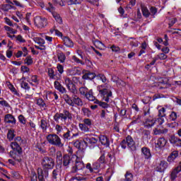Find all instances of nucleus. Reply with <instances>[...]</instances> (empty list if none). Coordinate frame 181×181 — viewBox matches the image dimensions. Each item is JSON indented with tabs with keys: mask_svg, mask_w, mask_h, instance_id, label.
<instances>
[{
	"mask_svg": "<svg viewBox=\"0 0 181 181\" xmlns=\"http://www.w3.org/2000/svg\"><path fill=\"white\" fill-rule=\"evenodd\" d=\"M81 110H82V112H83V115L86 117H90V115H91V111L90 110V109L87 107H83L82 108Z\"/></svg>",
	"mask_w": 181,
	"mask_h": 181,
	"instance_id": "obj_47",
	"label": "nucleus"
},
{
	"mask_svg": "<svg viewBox=\"0 0 181 181\" xmlns=\"http://www.w3.org/2000/svg\"><path fill=\"white\" fill-rule=\"evenodd\" d=\"M180 171L179 170L174 168L170 174V179L171 180H175L177 177V175L180 173Z\"/></svg>",
	"mask_w": 181,
	"mask_h": 181,
	"instance_id": "obj_34",
	"label": "nucleus"
},
{
	"mask_svg": "<svg viewBox=\"0 0 181 181\" xmlns=\"http://www.w3.org/2000/svg\"><path fill=\"white\" fill-rule=\"evenodd\" d=\"M64 83L69 91H76L77 90L76 88V85L73 83V81L70 78H65Z\"/></svg>",
	"mask_w": 181,
	"mask_h": 181,
	"instance_id": "obj_11",
	"label": "nucleus"
},
{
	"mask_svg": "<svg viewBox=\"0 0 181 181\" xmlns=\"http://www.w3.org/2000/svg\"><path fill=\"white\" fill-rule=\"evenodd\" d=\"M47 139L51 145L58 146V148H63L64 144L62 143V139L57 134H50L47 136Z\"/></svg>",
	"mask_w": 181,
	"mask_h": 181,
	"instance_id": "obj_5",
	"label": "nucleus"
},
{
	"mask_svg": "<svg viewBox=\"0 0 181 181\" xmlns=\"http://www.w3.org/2000/svg\"><path fill=\"white\" fill-rule=\"evenodd\" d=\"M116 85L117 86V87H125V86H127V83H125V81L121 79H118L117 82H116Z\"/></svg>",
	"mask_w": 181,
	"mask_h": 181,
	"instance_id": "obj_56",
	"label": "nucleus"
},
{
	"mask_svg": "<svg viewBox=\"0 0 181 181\" xmlns=\"http://www.w3.org/2000/svg\"><path fill=\"white\" fill-rule=\"evenodd\" d=\"M33 40L35 43H37V45H39L40 46L45 45V40H43L42 37H36L33 38Z\"/></svg>",
	"mask_w": 181,
	"mask_h": 181,
	"instance_id": "obj_37",
	"label": "nucleus"
},
{
	"mask_svg": "<svg viewBox=\"0 0 181 181\" xmlns=\"http://www.w3.org/2000/svg\"><path fill=\"white\" fill-rule=\"evenodd\" d=\"M168 141L170 144H172L173 148H181V139L175 136V135H171Z\"/></svg>",
	"mask_w": 181,
	"mask_h": 181,
	"instance_id": "obj_8",
	"label": "nucleus"
},
{
	"mask_svg": "<svg viewBox=\"0 0 181 181\" xmlns=\"http://www.w3.org/2000/svg\"><path fill=\"white\" fill-rule=\"evenodd\" d=\"M37 178L39 181H45V175L43 174V170L42 168L37 169Z\"/></svg>",
	"mask_w": 181,
	"mask_h": 181,
	"instance_id": "obj_32",
	"label": "nucleus"
},
{
	"mask_svg": "<svg viewBox=\"0 0 181 181\" xmlns=\"http://www.w3.org/2000/svg\"><path fill=\"white\" fill-rule=\"evenodd\" d=\"M4 122L6 124H11V125H16V119L11 114H7L4 117Z\"/></svg>",
	"mask_w": 181,
	"mask_h": 181,
	"instance_id": "obj_14",
	"label": "nucleus"
},
{
	"mask_svg": "<svg viewBox=\"0 0 181 181\" xmlns=\"http://www.w3.org/2000/svg\"><path fill=\"white\" fill-rule=\"evenodd\" d=\"M97 142H98V140L94 137H86L83 139V144H85L86 146H88V145H95Z\"/></svg>",
	"mask_w": 181,
	"mask_h": 181,
	"instance_id": "obj_18",
	"label": "nucleus"
},
{
	"mask_svg": "<svg viewBox=\"0 0 181 181\" xmlns=\"http://www.w3.org/2000/svg\"><path fill=\"white\" fill-rule=\"evenodd\" d=\"M166 144H168V140L165 139V137H160L156 143V148L162 149V148H165V146H166Z\"/></svg>",
	"mask_w": 181,
	"mask_h": 181,
	"instance_id": "obj_13",
	"label": "nucleus"
},
{
	"mask_svg": "<svg viewBox=\"0 0 181 181\" xmlns=\"http://www.w3.org/2000/svg\"><path fill=\"white\" fill-rule=\"evenodd\" d=\"M40 127L42 128L43 132L47 129V122L45 119H41Z\"/></svg>",
	"mask_w": 181,
	"mask_h": 181,
	"instance_id": "obj_42",
	"label": "nucleus"
},
{
	"mask_svg": "<svg viewBox=\"0 0 181 181\" xmlns=\"http://www.w3.org/2000/svg\"><path fill=\"white\" fill-rule=\"evenodd\" d=\"M176 22H177V19L176 18H172L171 20H170L169 23H168V28H171L172 26H173V25H175V23H176Z\"/></svg>",
	"mask_w": 181,
	"mask_h": 181,
	"instance_id": "obj_61",
	"label": "nucleus"
},
{
	"mask_svg": "<svg viewBox=\"0 0 181 181\" xmlns=\"http://www.w3.org/2000/svg\"><path fill=\"white\" fill-rule=\"evenodd\" d=\"M169 97L168 95H163L162 93H156L153 96V101H155V100H158V98H168Z\"/></svg>",
	"mask_w": 181,
	"mask_h": 181,
	"instance_id": "obj_35",
	"label": "nucleus"
},
{
	"mask_svg": "<svg viewBox=\"0 0 181 181\" xmlns=\"http://www.w3.org/2000/svg\"><path fill=\"white\" fill-rule=\"evenodd\" d=\"M168 164L167 161L160 160V163L157 164L156 170H157V172H160V173H162V172H165V170L168 169Z\"/></svg>",
	"mask_w": 181,
	"mask_h": 181,
	"instance_id": "obj_10",
	"label": "nucleus"
},
{
	"mask_svg": "<svg viewBox=\"0 0 181 181\" xmlns=\"http://www.w3.org/2000/svg\"><path fill=\"white\" fill-rule=\"evenodd\" d=\"M54 5H59L60 6H64V0H52Z\"/></svg>",
	"mask_w": 181,
	"mask_h": 181,
	"instance_id": "obj_55",
	"label": "nucleus"
},
{
	"mask_svg": "<svg viewBox=\"0 0 181 181\" xmlns=\"http://www.w3.org/2000/svg\"><path fill=\"white\" fill-rule=\"evenodd\" d=\"M125 181H131L132 180V173L129 172H127L125 174Z\"/></svg>",
	"mask_w": 181,
	"mask_h": 181,
	"instance_id": "obj_62",
	"label": "nucleus"
},
{
	"mask_svg": "<svg viewBox=\"0 0 181 181\" xmlns=\"http://www.w3.org/2000/svg\"><path fill=\"white\" fill-rule=\"evenodd\" d=\"M61 138L64 139V142H68V141H70V139H73V136H71V131L67 129L66 132L61 136Z\"/></svg>",
	"mask_w": 181,
	"mask_h": 181,
	"instance_id": "obj_23",
	"label": "nucleus"
},
{
	"mask_svg": "<svg viewBox=\"0 0 181 181\" xmlns=\"http://www.w3.org/2000/svg\"><path fill=\"white\" fill-rule=\"evenodd\" d=\"M85 59V63L86 64V66H88V67H93V62H91V60H90V59L88 58H84Z\"/></svg>",
	"mask_w": 181,
	"mask_h": 181,
	"instance_id": "obj_63",
	"label": "nucleus"
},
{
	"mask_svg": "<svg viewBox=\"0 0 181 181\" xmlns=\"http://www.w3.org/2000/svg\"><path fill=\"white\" fill-rule=\"evenodd\" d=\"M37 105H39V107H41V108H44L46 105V103H45L43 99L40 98L37 100Z\"/></svg>",
	"mask_w": 181,
	"mask_h": 181,
	"instance_id": "obj_52",
	"label": "nucleus"
},
{
	"mask_svg": "<svg viewBox=\"0 0 181 181\" xmlns=\"http://www.w3.org/2000/svg\"><path fill=\"white\" fill-rule=\"evenodd\" d=\"M141 11H142L143 16H144V18H149V16H151V12L148 9V8L144 7L141 8Z\"/></svg>",
	"mask_w": 181,
	"mask_h": 181,
	"instance_id": "obj_39",
	"label": "nucleus"
},
{
	"mask_svg": "<svg viewBox=\"0 0 181 181\" xmlns=\"http://www.w3.org/2000/svg\"><path fill=\"white\" fill-rule=\"evenodd\" d=\"M79 127L81 128V131H84V132H88L90 131L89 126L85 124L84 123L79 124Z\"/></svg>",
	"mask_w": 181,
	"mask_h": 181,
	"instance_id": "obj_43",
	"label": "nucleus"
},
{
	"mask_svg": "<svg viewBox=\"0 0 181 181\" xmlns=\"http://www.w3.org/2000/svg\"><path fill=\"white\" fill-rule=\"evenodd\" d=\"M76 154V158L78 160H81V159L84 158V150H78Z\"/></svg>",
	"mask_w": 181,
	"mask_h": 181,
	"instance_id": "obj_40",
	"label": "nucleus"
},
{
	"mask_svg": "<svg viewBox=\"0 0 181 181\" xmlns=\"http://www.w3.org/2000/svg\"><path fill=\"white\" fill-rule=\"evenodd\" d=\"M141 156L144 159H151L152 154H151V150L147 147L141 148Z\"/></svg>",
	"mask_w": 181,
	"mask_h": 181,
	"instance_id": "obj_15",
	"label": "nucleus"
},
{
	"mask_svg": "<svg viewBox=\"0 0 181 181\" xmlns=\"http://www.w3.org/2000/svg\"><path fill=\"white\" fill-rule=\"evenodd\" d=\"M99 141L102 145H104L105 146H110V140L108 139V137H107L106 136H100Z\"/></svg>",
	"mask_w": 181,
	"mask_h": 181,
	"instance_id": "obj_22",
	"label": "nucleus"
},
{
	"mask_svg": "<svg viewBox=\"0 0 181 181\" xmlns=\"http://www.w3.org/2000/svg\"><path fill=\"white\" fill-rule=\"evenodd\" d=\"M71 76H81V68L80 67H74L70 71Z\"/></svg>",
	"mask_w": 181,
	"mask_h": 181,
	"instance_id": "obj_27",
	"label": "nucleus"
},
{
	"mask_svg": "<svg viewBox=\"0 0 181 181\" xmlns=\"http://www.w3.org/2000/svg\"><path fill=\"white\" fill-rule=\"evenodd\" d=\"M94 104H98V105L102 107V108H108V107H110V105H108V103L105 102H101L97 99L95 100V101H94Z\"/></svg>",
	"mask_w": 181,
	"mask_h": 181,
	"instance_id": "obj_33",
	"label": "nucleus"
},
{
	"mask_svg": "<svg viewBox=\"0 0 181 181\" xmlns=\"http://www.w3.org/2000/svg\"><path fill=\"white\" fill-rule=\"evenodd\" d=\"M179 157V151H173L170 153V155L167 158L168 162L172 163V162H175V159Z\"/></svg>",
	"mask_w": 181,
	"mask_h": 181,
	"instance_id": "obj_17",
	"label": "nucleus"
},
{
	"mask_svg": "<svg viewBox=\"0 0 181 181\" xmlns=\"http://www.w3.org/2000/svg\"><path fill=\"white\" fill-rule=\"evenodd\" d=\"M72 60L74 63H76L77 64H81L84 66L85 63L81 61V59H78L76 55L72 56Z\"/></svg>",
	"mask_w": 181,
	"mask_h": 181,
	"instance_id": "obj_41",
	"label": "nucleus"
},
{
	"mask_svg": "<svg viewBox=\"0 0 181 181\" xmlns=\"http://www.w3.org/2000/svg\"><path fill=\"white\" fill-rule=\"evenodd\" d=\"M67 119H69L70 121L73 119V115L67 110H64L61 113L57 112L54 115V120L55 122H57V124H60V122H66Z\"/></svg>",
	"mask_w": 181,
	"mask_h": 181,
	"instance_id": "obj_2",
	"label": "nucleus"
},
{
	"mask_svg": "<svg viewBox=\"0 0 181 181\" xmlns=\"http://www.w3.org/2000/svg\"><path fill=\"white\" fill-rule=\"evenodd\" d=\"M54 88L58 91H66V88L62 86V83L59 81H55L54 83Z\"/></svg>",
	"mask_w": 181,
	"mask_h": 181,
	"instance_id": "obj_28",
	"label": "nucleus"
},
{
	"mask_svg": "<svg viewBox=\"0 0 181 181\" xmlns=\"http://www.w3.org/2000/svg\"><path fill=\"white\" fill-rule=\"evenodd\" d=\"M47 18L42 16H36L34 19V25L38 29H43L44 28H46L48 25Z\"/></svg>",
	"mask_w": 181,
	"mask_h": 181,
	"instance_id": "obj_7",
	"label": "nucleus"
},
{
	"mask_svg": "<svg viewBox=\"0 0 181 181\" xmlns=\"http://www.w3.org/2000/svg\"><path fill=\"white\" fill-rule=\"evenodd\" d=\"M0 105L2 107H9V103L6 100H4L2 98H0Z\"/></svg>",
	"mask_w": 181,
	"mask_h": 181,
	"instance_id": "obj_58",
	"label": "nucleus"
},
{
	"mask_svg": "<svg viewBox=\"0 0 181 181\" xmlns=\"http://www.w3.org/2000/svg\"><path fill=\"white\" fill-rule=\"evenodd\" d=\"M11 147L13 151H10V156L17 162H22V147L16 142H11Z\"/></svg>",
	"mask_w": 181,
	"mask_h": 181,
	"instance_id": "obj_1",
	"label": "nucleus"
},
{
	"mask_svg": "<svg viewBox=\"0 0 181 181\" xmlns=\"http://www.w3.org/2000/svg\"><path fill=\"white\" fill-rule=\"evenodd\" d=\"M97 77V74L94 72H91L90 71H87L83 76V80H87L88 81H93V79Z\"/></svg>",
	"mask_w": 181,
	"mask_h": 181,
	"instance_id": "obj_12",
	"label": "nucleus"
},
{
	"mask_svg": "<svg viewBox=\"0 0 181 181\" xmlns=\"http://www.w3.org/2000/svg\"><path fill=\"white\" fill-rule=\"evenodd\" d=\"M50 80H56L55 81H59V80H62V76L59 73H56L49 78Z\"/></svg>",
	"mask_w": 181,
	"mask_h": 181,
	"instance_id": "obj_46",
	"label": "nucleus"
},
{
	"mask_svg": "<svg viewBox=\"0 0 181 181\" xmlns=\"http://www.w3.org/2000/svg\"><path fill=\"white\" fill-rule=\"evenodd\" d=\"M15 136V130L13 129H10L7 133V139H8V141H13Z\"/></svg>",
	"mask_w": 181,
	"mask_h": 181,
	"instance_id": "obj_29",
	"label": "nucleus"
},
{
	"mask_svg": "<svg viewBox=\"0 0 181 181\" xmlns=\"http://www.w3.org/2000/svg\"><path fill=\"white\" fill-rule=\"evenodd\" d=\"M121 147L122 149H127V146H128L129 149L134 153L136 152V144H135V141L132 139V136H127L126 139H124L120 143Z\"/></svg>",
	"mask_w": 181,
	"mask_h": 181,
	"instance_id": "obj_4",
	"label": "nucleus"
},
{
	"mask_svg": "<svg viewBox=\"0 0 181 181\" xmlns=\"http://www.w3.org/2000/svg\"><path fill=\"white\" fill-rule=\"evenodd\" d=\"M110 85L105 83L98 86V91H108L110 90Z\"/></svg>",
	"mask_w": 181,
	"mask_h": 181,
	"instance_id": "obj_30",
	"label": "nucleus"
},
{
	"mask_svg": "<svg viewBox=\"0 0 181 181\" xmlns=\"http://www.w3.org/2000/svg\"><path fill=\"white\" fill-rule=\"evenodd\" d=\"M155 87H157L158 90H163L165 88H169V87L171 86L170 84L168 83H165V81L162 80V81L160 82H156L155 83Z\"/></svg>",
	"mask_w": 181,
	"mask_h": 181,
	"instance_id": "obj_16",
	"label": "nucleus"
},
{
	"mask_svg": "<svg viewBox=\"0 0 181 181\" xmlns=\"http://www.w3.org/2000/svg\"><path fill=\"white\" fill-rule=\"evenodd\" d=\"M156 13H158V8H156V7L151 6L150 8V15H151L153 18H155V15H156Z\"/></svg>",
	"mask_w": 181,
	"mask_h": 181,
	"instance_id": "obj_48",
	"label": "nucleus"
},
{
	"mask_svg": "<svg viewBox=\"0 0 181 181\" xmlns=\"http://www.w3.org/2000/svg\"><path fill=\"white\" fill-rule=\"evenodd\" d=\"M73 103H74V105H77L78 107H83V100L78 96L75 95L73 97Z\"/></svg>",
	"mask_w": 181,
	"mask_h": 181,
	"instance_id": "obj_26",
	"label": "nucleus"
},
{
	"mask_svg": "<svg viewBox=\"0 0 181 181\" xmlns=\"http://www.w3.org/2000/svg\"><path fill=\"white\" fill-rule=\"evenodd\" d=\"M64 100L66 104L69 105L70 107H74V103H73V98H70L68 95L64 96Z\"/></svg>",
	"mask_w": 181,
	"mask_h": 181,
	"instance_id": "obj_36",
	"label": "nucleus"
},
{
	"mask_svg": "<svg viewBox=\"0 0 181 181\" xmlns=\"http://www.w3.org/2000/svg\"><path fill=\"white\" fill-rule=\"evenodd\" d=\"M42 169L47 176L49 175V170H52L54 168V160L52 157L45 156L41 160Z\"/></svg>",
	"mask_w": 181,
	"mask_h": 181,
	"instance_id": "obj_3",
	"label": "nucleus"
},
{
	"mask_svg": "<svg viewBox=\"0 0 181 181\" xmlns=\"http://www.w3.org/2000/svg\"><path fill=\"white\" fill-rule=\"evenodd\" d=\"M57 56L59 62L63 64V63H64V62H66V54H64V53H63V52H62L60 50H57Z\"/></svg>",
	"mask_w": 181,
	"mask_h": 181,
	"instance_id": "obj_25",
	"label": "nucleus"
},
{
	"mask_svg": "<svg viewBox=\"0 0 181 181\" xmlns=\"http://www.w3.org/2000/svg\"><path fill=\"white\" fill-rule=\"evenodd\" d=\"M165 112H166V109H165V107H162L161 109H160L158 110L159 118H163V117H166V114H165Z\"/></svg>",
	"mask_w": 181,
	"mask_h": 181,
	"instance_id": "obj_45",
	"label": "nucleus"
},
{
	"mask_svg": "<svg viewBox=\"0 0 181 181\" xmlns=\"http://www.w3.org/2000/svg\"><path fill=\"white\" fill-rule=\"evenodd\" d=\"M74 163L75 166L72 167L71 173H77L78 170H83L85 168L84 163L81 160H78L77 158Z\"/></svg>",
	"mask_w": 181,
	"mask_h": 181,
	"instance_id": "obj_9",
	"label": "nucleus"
},
{
	"mask_svg": "<svg viewBox=\"0 0 181 181\" xmlns=\"http://www.w3.org/2000/svg\"><path fill=\"white\" fill-rule=\"evenodd\" d=\"M100 95L103 100L106 101V103H108V101H110V97H112V92L100 91Z\"/></svg>",
	"mask_w": 181,
	"mask_h": 181,
	"instance_id": "obj_20",
	"label": "nucleus"
},
{
	"mask_svg": "<svg viewBox=\"0 0 181 181\" xmlns=\"http://www.w3.org/2000/svg\"><path fill=\"white\" fill-rule=\"evenodd\" d=\"M100 165H104L105 163V154L103 153L100 157L97 160Z\"/></svg>",
	"mask_w": 181,
	"mask_h": 181,
	"instance_id": "obj_50",
	"label": "nucleus"
},
{
	"mask_svg": "<svg viewBox=\"0 0 181 181\" xmlns=\"http://www.w3.org/2000/svg\"><path fill=\"white\" fill-rule=\"evenodd\" d=\"M170 119H171V121H175L177 119V113L174 111L171 112L170 115Z\"/></svg>",
	"mask_w": 181,
	"mask_h": 181,
	"instance_id": "obj_54",
	"label": "nucleus"
},
{
	"mask_svg": "<svg viewBox=\"0 0 181 181\" xmlns=\"http://www.w3.org/2000/svg\"><path fill=\"white\" fill-rule=\"evenodd\" d=\"M76 160H77V156H69L65 154L62 158V165L67 169L70 165H74V162H76Z\"/></svg>",
	"mask_w": 181,
	"mask_h": 181,
	"instance_id": "obj_6",
	"label": "nucleus"
},
{
	"mask_svg": "<svg viewBox=\"0 0 181 181\" xmlns=\"http://www.w3.org/2000/svg\"><path fill=\"white\" fill-rule=\"evenodd\" d=\"M93 170H100V168H101V164L98 161H95L92 164Z\"/></svg>",
	"mask_w": 181,
	"mask_h": 181,
	"instance_id": "obj_49",
	"label": "nucleus"
},
{
	"mask_svg": "<svg viewBox=\"0 0 181 181\" xmlns=\"http://www.w3.org/2000/svg\"><path fill=\"white\" fill-rule=\"evenodd\" d=\"M57 69L59 74H63V73H64V66L62 64H58L57 65Z\"/></svg>",
	"mask_w": 181,
	"mask_h": 181,
	"instance_id": "obj_53",
	"label": "nucleus"
},
{
	"mask_svg": "<svg viewBox=\"0 0 181 181\" xmlns=\"http://www.w3.org/2000/svg\"><path fill=\"white\" fill-rule=\"evenodd\" d=\"M96 77H98V78H100L101 81H103V83L107 82V77H105V75L103 74H98Z\"/></svg>",
	"mask_w": 181,
	"mask_h": 181,
	"instance_id": "obj_59",
	"label": "nucleus"
},
{
	"mask_svg": "<svg viewBox=\"0 0 181 181\" xmlns=\"http://www.w3.org/2000/svg\"><path fill=\"white\" fill-rule=\"evenodd\" d=\"M21 86L24 90H29V88H30V87H29V83L25 81L21 82Z\"/></svg>",
	"mask_w": 181,
	"mask_h": 181,
	"instance_id": "obj_60",
	"label": "nucleus"
},
{
	"mask_svg": "<svg viewBox=\"0 0 181 181\" xmlns=\"http://www.w3.org/2000/svg\"><path fill=\"white\" fill-rule=\"evenodd\" d=\"M62 40L64 41V46H66V47H74V43L73 42L71 39H70V37H69L67 36H64L62 37Z\"/></svg>",
	"mask_w": 181,
	"mask_h": 181,
	"instance_id": "obj_19",
	"label": "nucleus"
},
{
	"mask_svg": "<svg viewBox=\"0 0 181 181\" xmlns=\"http://www.w3.org/2000/svg\"><path fill=\"white\" fill-rule=\"evenodd\" d=\"M81 94H82V95H85L86 98H87V100H88V101H95V97L94 96V95H93V92H86V91H83L81 92Z\"/></svg>",
	"mask_w": 181,
	"mask_h": 181,
	"instance_id": "obj_21",
	"label": "nucleus"
},
{
	"mask_svg": "<svg viewBox=\"0 0 181 181\" xmlns=\"http://www.w3.org/2000/svg\"><path fill=\"white\" fill-rule=\"evenodd\" d=\"M24 64H26L27 66H32V64H33V58H32V56L28 55L25 57L24 59Z\"/></svg>",
	"mask_w": 181,
	"mask_h": 181,
	"instance_id": "obj_31",
	"label": "nucleus"
},
{
	"mask_svg": "<svg viewBox=\"0 0 181 181\" xmlns=\"http://www.w3.org/2000/svg\"><path fill=\"white\" fill-rule=\"evenodd\" d=\"M30 181H37V175H36V173H31Z\"/></svg>",
	"mask_w": 181,
	"mask_h": 181,
	"instance_id": "obj_64",
	"label": "nucleus"
},
{
	"mask_svg": "<svg viewBox=\"0 0 181 181\" xmlns=\"http://www.w3.org/2000/svg\"><path fill=\"white\" fill-rule=\"evenodd\" d=\"M21 71L23 73V74H25V73H29L30 71V69L25 65H23L21 67Z\"/></svg>",
	"mask_w": 181,
	"mask_h": 181,
	"instance_id": "obj_51",
	"label": "nucleus"
},
{
	"mask_svg": "<svg viewBox=\"0 0 181 181\" xmlns=\"http://www.w3.org/2000/svg\"><path fill=\"white\" fill-rule=\"evenodd\" d=\"M53 18L55 19L56 22L59 23V25H62L63 23V19L59 14H53Z\"/></svg>",
	"mask_w": 181,
	"mask_h": 181,
	"instance_id": "obj_44",
	"label": "nucleus"
},
{
	"mask_svg": "<svg viewBox=\"0 0 181 181\" xmlns=\"http://www.w3.org/2000/svg\"><path fill=\"white\" fill-rule=\"evenodd\" d=\"M156 123V120L154 119H146V122H144V127L145 128H147L149 129V128H152Z\"/></svg>",
	"mask_w": 181,
	"mask_h": 181,
	"instance_id": "obj_24",
	"label": "nucleus"
},
{
	"mask_svg": "<svg viewBox=\"0 0 181 181\" xmlns=\"http://www.w3.org/2000/svg\"><path fill=\"white\" fill-rule=\"evenodd\" d=\"M1 9L4 12H8V11L13 9V7L11 4H2Z\"/></svg>",
	"mask_w": 181,
	"mask_h": 181,
	"instance_id": "obj_38",
	"label": "nucleus"
},
{
	"mask_svg": "<svg viewBox=\"0 0 181 181\" xmlns=\"http://www.w3.org/2000/svg\"><path fill=\"white\" fill-rule=\"evenodd\" d=\"M60 173V171L59 170V168H55L53 171H52V177L53 179H57V176H59V173Z\"/></svg>",
	"mask_w": 181,
	"mask_h": 181,
	"instance_id": "obj_57",
	"label": "nucleus"
}]
</instances>
